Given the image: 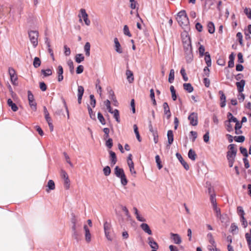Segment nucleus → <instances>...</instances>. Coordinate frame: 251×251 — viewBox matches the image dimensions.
Returning a JSON list of instances; mask_svg holds the SVG:
<instances>
[{
    "instance_id": "31",
    "label": "nucleus",
    "mask_w": 251,
    "mask_h": 251,
    "mask_svg": "<svg viewBox=\"0 0 251 251\" xmlns=\"http://www.w3.org/2000/svg\"><path fill=\"white\" fill-rule=\"evenodd\" d=\"M84 60V57L82 54H77L75 56V61L77 63H80Z\"/></svg>"
},
{
    "instance_id": "3",
    "label": "nucleus",
    "mask_w": 251,
    "mask_h": 251,
    "mask_svg": "<svg viewBox=\"0 0 251 251\" xmlns=\"http://www.w3.org/2000/svg\"><path fill=\"white\" fill-rule=\"evenodd\" d=\"M182 43L185 51L190 52L192 50L191 40L189 36L186 35L185 37L182 38Z\"/></svg>"
},
{
    "instance_id": "22",
    "label": "nucleus",
    "mask_w": 251,
    "mask_h": 251,
    "mask_svg": "<svg viewBox=\"0 0 251 251\" xmlns=\"http://www.w3.org/2000/svg\"><path fill=\"white\" fill-rule=\"evenodd\" d=\"M167 138L169 145H171L174 141V134L171 130H169L167 132Z\"/></svg>"
},
{
    "instance_id": "44",
    "label": "nucleus",
    "mask_w": 251,
    "mask_h": 251,
    "mask_svg": "<svg viewBox=\"0 0 251 251\" xmlns=\"http://www.w3.org/2000/svg\"><path fill=\"white\" fill-rule=\"evenodd\" d=\"M225 125L226 126V129L228 132H231L233 131V127L231 124H230V122L226 121L225 122Z\"/></svg>"
},
{
    "instance_id": "48",
    "label": "nucleus",
    "mask_w": 251,
    "mask_h": 251,
    "mask_svg": "<svg viewBox=\"0 0 251 251\" xmlns=\"http://www.w3.org/2000/svg\"><path fill=\"white\" fill-rule=\"evenodd\" d=\"M123 31H124V33L126 35H127L128 37H131V33H130V31L129 30L128 27V26L127 25H124Z\"/></svg>"
},
{
    "instance_id": "36",
    "label": "nucleus",
    "mask_w": 251,
    "mask_h": 251,
    "mask_svg": "<svg viewBox=\"0 0 251 251\" xmlns=\"http://www.w3.org/2000/svg\"><path fill=\"white\" fill-rule=\"evenodd\" d=\"M111 114H113L114 118L115 119L116 121L118 123L120 122V115H119V112L118 110L115 109L113 110V112Z\"/></svg>"
},
{
    "instance_id": "14",
    "label": "nucleus",
    "mask_w": 251,
    "mask_h": 251,
    "mask_svg": "<svg viewBox=\"0 0 251 251\" xmlns=\"http://www.w3.org/2000/svg\"><path fill=\"white\" fill-rule=\"evenodd\" d=\"M110 160L111 166H114L117 162V159L116 154L112 151H109Z\"/></svg>"
},
{
    "instance_id": "37",
    "label": "nucleus",
    "mask_w": 251,
    "mask_h": 251,
    "mask_svg": "<svg viewBox=\"0 0 251 251\" xmlns=\"http://www.w3.org/2000/svg\"><path fill=\"white\" fill-rule=\"evenodd\" d=\"M186 56V58L187 62H191L193 59V54H192V50H190V52L189 51H185Z\"/></svg>"
},
{
    "instance_id": "55",
    "label": "nucleus",
    "mask_w": 251,
    "mask_h": 251,
    "mask_svg": "<svg viewBox=\"0 0 251 251\" xmlns=\"http://www.w3.org/2000/svg\"><path fill=\"white\" fill-rule=\"evenodd\" d=\"M119 178H120L121 184L123 186H125V185H126L127 184V179L126 178V176L125 175H124V176H122L119 177Z\"/></svg>"
},
{
    "instance_id": "27",
    "label": "nucleus",
    "mask_w": 251,
    "mask_h": 251,
    "mask_svg": "<svg viewBox=\"0 0 251 251\" xmlns=\"http://www.w3.org/2000/svg\"><path fill=\"white\" fill-rule=\"evenodd\" d=\"M183 86L184 89L187 91L188 93H191L194 90L192 85L189 83H184Z\"/></svg>"
},
{
    "instance_id": "39",
    "label": "nucleus",
    "mask_w": 251,
    "mask_h": 251,
    "mask_svg": "<svg viewBox=\"0 0 251 251\" xmlns=\"http://www.w3.org/2000/svg\"><path fill=\"white\" fill-rule=\"evenodd\" d=\"M33 66L37 68L39 67L41 65V61L39 58L38 57H35L34 59L33 63Z\"/></svg>"
},
{
    "instance_id": "30",
    "label": "nucleus",
    "mask_w": 251,
    "mask_h": 251,
    "mask_svg": "<svg viewBox=\"0 0 251 251\" xmlns=\"http://www.w3.org/2000/svg\"><path fill=\"white\" fill-rule=\"evenodd\" d=\"M90 44L89 42L86 43L84 46V51L85 52V54L87 56H89L90 54Z\"/></svg>"
},
{
    "instance_id": "24",
    "label": "nucleus",
    "mask_w": 251,
    "mask_h": 251,
    "mask_svg": "<svg viewBox=\"0 0 251 251\" xmlns=\"http://www.w3.org/2000/svg\"><path fill=\"white\" fill-rule=\"evenodd\" d=\"M46 44L48 47V50L49 53L50 54V55L51 56L52 59L53 60H54V54L52 50L50 48V41L48 39H47V40L46 41Z\"/></svg>"
},
{
    "instance_id": "58",
    "label": "nucleus",
    "mask_w": 251,
    "mask_h": 251,
    "mask_svg": "<svg viewBox=\"0 0 251 251\" xmlns=\"http://www.w3.org/2000/svg\"><path fill=\"white\" fill-rule=\"evenodd\" d=\"M77 96H83L84 88L82 86H78L77 89Z\"/></svg>"
},
{
    "instance_id": "25",
    "label": "nucleus",
    "mask_w": 251,
    "mask_h": 251,
    "mask_svg": "<svg viewBox=\"0 0 251 251\" xmlns=\"http://www.w3.org/2000/svg\"><path fill=\"white\" fill-rule=\"evenodd\" d=\"M188 157L192 161H195L196 159L197 154L194 151L190 149L188 153Z\"/></svg>"
},
{
    "instance_id": "7",
    "label": "nucleus",
    "mask_w": 251,
    "mask_h": 251,
    "mask_svg": "<svg viewBox=\"0 0 251 251\" xmlns=\"http://www.w3.org/2000/svg\"><path fill=\"white\" fill-rule=\"evenodd\" d=\"M171 239L176 244H180L182 242L181 238L180 235L176 233H171Z\"/></svg>"
},
{
    "instance_id": "18",
    "label": "nucleus",
    "mask_w": 251,
    "mask_h": 251,
    "mask_svg": "<svg viewBox=\"0 0 251 251\" xmlns=\"http://www.w3.org/2000/svg\"><path fill=\"white\" fill-rule=\"evenodd\" d=\"M114 42L115 44V49L116 52L119 53H122L123 52V50L121 48V45L117 38H115L114 39Z\"/></svg>"
},
{
    "instance_id": "29",
    "label": "nucleus",
    "mask_w": 251,
    "mask_h": 251,
    "mask_svg": "<svg viewBox=\"0 0 251 251\" xmlns=\"http://www.w3.org/2000/svg\"><path fill=\"white\" fill-rule=\"evenodd\" d=\"M128 166L129 168L130 172L131 175L135 176L136 172L134 169V163L133 161H129V163H127Z\"/></svg>"
},
{
    "instance_id": "13",
    "label": "nucleus",
    "mask_w": 251,
    "mask_h": 251,
    "mask_svg": "<svg viewBox=\"0 0 251 251\" xmlns=\"http://www.w3.org/2000/svg\"><path fill=\"white\" fill-rule=\"evenodd\" d=\"M57 74L58 75L57 80L59 82L61 81L63 79V69L62 66L59 65L57 70Z\"/></svg>"
},
{
    "instance_id": "40",
    "label": "nucleus",
    "mask_w": 251,
    "mask_h": 251,
    "mask_svg": "<svg viewBox=\"0 0 251 251\" xmlns=\"http://www.w3.org/2000/svg\"><path fill=\"white\" fill-rule=\"evenodd\" d=\"M41 73L44 75V76L46 77L52 75V71L50 69L42 70Z\"/></svg>"
},
{
    "instance_id": "57",
    "label": "nucleus",
    "mask_w": 251,
    "mask_h": 251,
    "mask_svg": "<svg viewBox=\"0 0 251 251\" xmlns=\"http://www.w3.org/2000/svg\"><path fill=\"white\" fill-rule=\"evenodd\" d=\"M88 110L90 118L92 119H95V114L94 113H93L92 108L89 105H88Z\"/></svg>"
},
{
    "instance_id": "50",
    "label": "nucleus",
    "mask_w": 251,
    "mask_h": 251,
    "mask_svg": "<svg viewBox=\"0 0 251 251\" xmlns=\"http://www.w3.org/2000/svg\"><path fill=\"white\" fill-rule=\"evenodd\" d=\"M29 101V104L30 105V108L33 111H36L37 107H36V103L35 101V100H33L31 101Z\"/></svg>"
},
{
    "instance_id": "52",
    "label": "nucleus",
    "mask_w": 251,
    "mask_h": 251,
    "mask_svg": "<svg viewBox=\"0 0 251 251\" xmlns=\"http://www.w3.org/2000/svg\"><path fill=\"white\" fill-rule=\"evenodd\" d=\"M90 104L92 105V106L94 108L96 106V100L95 98V97L93 95H91L90 96Z\"/></svg>"
},
{
    "instance_id": "38",
    "label": "nucleus",
    "mask_w": 251,
    "mask_h": 251,
    "mask_svg": "<svg viewBox=\"0 0 251 251\" xmlns=\"http://www.w3.org/2000/svg\"><path fill=\"white\" fill-rule=\"evenodd\" d=\"M44 113L45 115V118L47 122H50L51 121V118L50 117L49 113L48 112L46 107L44 106Z\"/></svg>"
},
{
    "instance_id": "60",
    "label": "nucleus",
    "mask_w": 251,
    "mask_h": 251,
    "mask_svg": "<svg viewBox=\"0 0 251 251\" xmlns=\"http://www.w3.org/2000/svg\"><path fill=\"white\" fill-rule=\"evenodd\" d=\"M105 145L109 149L112 148L113 146V141L111 138H108V140L106 141Z\"/></svg>"
},
{
    "instance_id": "6",
    "label": "nucleus",
    "mask_w": 251,
    "mask_h": 251,
    "mask_svg": "<svg viewBox=\"0 0 251 251\" xmlns=\"http://www.w3.org/2000/svg\"><path fill=\"white\" fill-rule=\"evenodd\" d=\"M190 121V124L193 126H196L198 125V114L195 112L192 113L188 118Z\"/></svg>"
},
{
    "instance_id": "2",
    "label": "nucleus",
    "mask_w": 251,
    "mask_h": 251,
    "mask_svg": "<svg viewBox=\"0 0 251 251\" xmlns=\"http://www.w3.org/2000/svg\"><path fill=\"white\" fill-rule=\"evenodd\" d=\"M29 37L31 43L34 47L38 45V32L36 31H30L28 32Z\"/></svg>"
},
{
    "instance_id": "12",
    "label": "nucleus",
    "mask_w": 251,
    "mask_h": 251,
    "mask_svg": "<svg viewBox=\"0 0 251 251\" xmlns=\"http://www.w3.org/2000/svg\"><path fill=\"white\" fill-rule=\"evenodd\" d=\"M134 212V214L136 216V218L137 220L140 222H145L146 219L144 218L139 213V211L138 210L137 208L135 207H134L133 208Z\"/></svg>"
},
{
    "instance_id": "62",
    "label": "nucleus",
    "mask_w": 251,
    "mask_h": 251,
    "mask_svg": "<svg viewBox=\"0 0 251 251\" xmlns=\"http://www.w3.org/2000/svg\"><path fill=\"white\" fill-rule=\"evenodd\" d=\"M207 249L209 251H215L216 249V244L214 242V244H210L207 246Z\"/></svg>"
},
{
    "instance_id": "20",
    "label": "nucleus",
    "mask_w": 251,
    "mask_h": 251,
    "mask_svg": "<svg viewBox=\"0 0 251 251\" xmlns=\"http://www.w3.org/2000/svg\"><path fill=\"white\" fill-rule=\"evenodd\" d=\"M115 174L118 177L124 176L125 175L123 169L120 168L118 166H116L115 168Z\"/></svg>"
},
{
    "instance_id": "47",
    "label": "nucleus",
    "mask_w": 251,
    "mask_h": 251,
    "mask_svg": "<svg viewBox=\"0 0 251 251\" xmlns=\"http://www.w3.org/2000/svg\"><path fill=\"white\" fill-rule=\"evenodd\" d=\"M237 213L239 216L240 217L243 216L245 215V212L243 210V208L242 206H238L237 208Z\"/></svg>"
},
{
    "instance_id": "5",
    "label": "nucleus",
    "mask_w": 251,
    "mask_h": 251,
    "mask_svg": "<svg viewBox=\"0 0 251 251\" xmlns=\"http://www.w3.org/2000/svg\"><path fill=\"white\" fill-rule=\"evenodd\" d=\"M80 13L81 14V16L78 15L79 17L80 18L79 21H81V18L83 19V21L86 25L88 26L90 25L91 22L88 19V15L87 14L86 10L84 9H81L80 10Z\"/></svg>"
},
{
    "instance_id": "19",
    "label": "nucleus",
    "mask_w": 251,
    "mask_h": 251,
    "mask_svg": "<svg viewBox=\"0 0 251 251\" xmlns=\"http://www.w3.org/2000/svg\"><path fill=\"white\" fill-rule=\"evenodd\" d=\"M140 227L145 232L148 233L149 235L152 234V231L147 224L143 223L140 225Z\"/></svg>"
},
{
    "instance_id": "21",
    "label": "nucleus",
    "mask_w": 251,
    "mask_h": 251,
    "mask_svg": "<svg viewBox=\"0 0 251 251\" xmlns=\"http://www.w3.org/2000/svg\"><path fill=\"white\" fill-rule=\"evenodd\" d=\"M126 75L127 79L129 83H132L134 81L133 73L129 70L126 71Z\"/></svg>"
},
{
    "instance_id": "49",
    "label": "nucleus",
    "mask_w": 251,
    "mask_h": 251,
    "mask_svg": "<svg viewBox=\"0 0 251 251\" xmlns=\"http://www.w3.org/2000/svg\"><path fill=\"white\" fill-rule=\"evenodd\" d=\"M207 237L210 244H214V242H215L211 233H208L207 235Z\"/></svg>"
},
{
    "instance_id": "51",
    "label": "nucleus",
    "mask_w": 251,
    "mask_h": 251,
    "mask_svg": "<svg viewBox=\"0 0 251 251\" xmlns=\"http://www.w3.org/2000/svg\"><path fill=\"white\" fill-rule=\"evenodd\" d=\"M47 186L50 190H54L55 188L54 182L52 180H50L48 181Z\"/></svg>"
},
{
    "instance_id": "54",
    "label": "nucleus",
    "mask_w": 251,
    "mask_h": 251,
    "mask_svg": "<svg viewBox=\"0 0 251 251\" xmlns=\"http://www.w3.org/2000/svg\"><path fill=\"white\" fill-rule=\"evenodd\" d=\"M240 221L244 228H246L248 226V222L246 220L244 216L240 217Z\"/></svg>"
},
{
    "instance_id": "28",
    "label": "nucleus",
    "mask_w": 251,
    "mask_h": 251,
    "mask_svg": "<svg viewBox=\"0 0 251 251\" xmlns=\"http://www.w3.org/2000/svg\"><path fill=\"white\" fill-rule=\"evenodd\" d=\"M121 209L125 212V215L127 217V219L128 220H131V217L129 214V211L126 208V206L124 205H121Z\"/></svg>"
},
{
    "instance_id": "35",
    "label": "nucleus",
    "mask_w": 251,
    "mask_h": 251,
    "mask_svg": "<svg viewBox=\"0 0 251 251\" xmlns=\"http://www.w3.org/2000/svg\"><path fill=\"white\" fill-rule=\"evenodd\" d=\"M67 65L69 67L70 71L71 74L74 72V67L73 61L71 59H69L67 62Z\"/></svg>"
},
{
    "instance_id": "64",
    "label": "nucleus",
    "mask_w": 251,
    "mask_h": 251,
    "mask_svg": "<svg viewBox=\"0 0 251 251\" xmlns=\"http://www.w3.org/2000/svg\"><path fill=\"white\" fill-rule=\"evenodd\" d=\"M245 237L247 243L251 242V229H250L249 233H246L245 234Z\"/></svg>"
},
{
    "instance_id": "43",
    "label": "nucleus",
    "mask_w": 251,
    "mask_h": 251,
    "mask_svg": "<svg viewBox=\"0 0 251 251\" xmlns=\"http://www.w3.org/2000/svg\"><path fill=\"white\" fill-rule=\"evenodd\" d=\"M210 197V201L212 204L213 207H215L217 206L216 200L215 198V194H211Z\"/></svg>"
},
{
    "instance_id": "59",
    "label": "nucleus",
    "mask_w": 251,
    "mask_h": 251,
    "mask_svg": "<svg viewBox=\"0 0 251 251\" xmlns=\"http://www.w3.org/2000/svg\"><path fill=\"white\" fill-rule=\"evenodd\" d=\"M244 13L249 19H251V9L245 8L244 9Z\"/></svg>"
},
{
    "instance_id": "10",
    "label": "nucleus",
    "mask_w": 251,
    "mask_h": 251,
    "mask_svg": "<svg viewBox=\"0 0 251 251\" xmlns=\"http://www.w3.org/2000/svg\"><path fill=\"white\" fill-rule=\"evenodd\" d=\"M148 244L152 250L158 249L159 248L158 244L153 240L152 237L148 238Z\"/></svg>"
},
{
    "instance_id": "46",
    "label": "nucleus",
    "mask_w": 251,
    "mask_h": 251,
    "mask_svg": "<svg viewBox=\"0 0 251 251\" xmlns=\"http://www.w3.org/2000/svg\"><path fill=\"white\" fill-rule=\"evenodd\" d=\"M150 97L152 101L153 104L155 105L156 104V102L155 100L154 90L152 89L150 90Z\"/></svg>"
},
{
    "instance_id": "9",
    "label": "nucleus",
    "mask_w": 251,
    "mask_h": 251,
    "mask_svg": "<svg viewBox=\"0 0 251 251\" xmlns=\"http://www.w3.org/2000/svg\"><path fill=\"white\" fill-rule=\"evenodd\" d=\"M176 157L178 159V160L180 161L182 165L184 167V168L186 170H188L189 169V166L187 164V163L183 160L182 156L179 153H176Z\"/></svg>"
},
{
    "instance_id": "53",
    "label": "nucleus",
    "mask_w": 251,
    "mask_h": 251,
    "mask_svg": "<svg viewBox=\"0 0 251 251\" xmlns=\"http://www.w3.org/2000/svg\"><path fill=\"white\" fill-rule=\"evenodd\" d=\"M103 173L105 176H108L111 173V169L109 166L105 167L103 169Z\"/></svg>"
},
{
    "instance_id": "34",
    "label": "nucleus",
    "mask_w": 251,
    "mask_h": 251,
    "mask_svg": "<svg viewBox=\"0 0 251 251\" xmlns=\"http://www.w3.org/2000/svg\"><path fill=\"white\" fill-rule=\"evenodd\" d=\"M175 78V71L173 69L170 70V72L169 75L168 81L172 83L173 82Z\"/></svg>"
},
{
    "instance_id": "8",
    "label": "nucleus",
    "mask_w": 251,
    "mask_h": 251,
    "mask_svg": "<svg viewBox=\"0 0 251 251\" xmlns=\"http://www.w3.org/2000/svg\"><path fill=\"white\" fill-rule=\"evenodd\" d=\"M8 72L10 76L11 82L13 85H15L17 80V77L14 69L13 68H9Z\"/></svg>"
},
{
    "instance_id": "56",
    "label": "nucleus",
    "mask_w": 251,
    "mask_h": 251,
    "mask_svg": "<svg viewBox=\"0 0 251 251\" xmlns=\"http://www.w3.org/2000/svg\"><path fill=\"white\" fill-rule=\"evenodd\" d=\"M234 140L237 142L242 143L244 141L245 137L244 136H235L234 137Z\"/></svg>"
},
{
    "instance_id": "41",
    "label": "nucleus",
    "mask_w": 251,
    "mask_h": 251,
    "mask_svg": "<svg viewBox=\"0 0 251 251\" xmlns=\"http://www.w3.org/2000/svg\"><path fill=\"white\" fill-rule=\"evenodd\" d=\"M100 80L99 79H97L96 84V88L97 89V92L100 94V96L101 95L102 92V88L101 87L100 85Z\"/></svg>"
},
{
    "instance_id": "26",
    "label": "nucleus",
    "mask_w": 251,
    "mask_h": 251,
    "mask_svg": "<svg viewBox=\"0 0 251 251\" xmlns=\"http://www.w3.org/2000/svg\"><path fill=\"white\" fill-rule=\"evenodd\" d=\"M204 60L207 66L208 67H210L211 66V60L210 55L208 52L205 53Z\"/></svg>"
},
{
    "instance_id": "23",
    "label": "nucleus",
    "mask_w": 251,
    "mask_h": 251,
    "mask_svg": "<svg viewBox=\"0 0 251 251\" xmlns=\"http://www.w3.org/2000/svg\"><path fill=\"white\" fill-rule=\"evenodd\" d=\"M7 104L9 106L11 107V109L13 111L16 112L18 110V108L17 106L16 105V104L15 103H14L12 101L11 99H9L7 100Z\"/></svg>"
},
{
    "instance_id": "33",
    "label": "nucleus",
    "mask_w": 251,
    "mask_h": 251,
    "mask_svg": "<svg viewBox=\"0 0 251 251\" xmlns=\"http://www.w3.org/2000/svg\"><path fill=\"white\" fill-rule=\"evenodd\" d=\"M208 32L210 33H213L215 32V26L213 23L210 22L207 24Z\"/></svg>"
},
{
    "instance_id": "15",
    "label": "nucleus",
    "mask_w": 251,
    "mask_h": 251,
    "mask_svg": "<svg viewBox=\"0 0 251 251\" xmlns=\"http://www.w3.org/2000/svg\"><path fill=\"white\" fill-rule=\"evenodd\" d=\"M84 229L85 230V240L87 242L89 243L91 241V235L90 230L86 225H84Z\"/></svg>"
},
{
    "instance_id": "32",
    "label": "nucleus",
    "mask_w": 251,
    "mask_h": 251,
    "mask_svg": "<svg viewBox=\"0 0 251 251\" xmlns=\"http://www.w3.org/2000/svg\"><path fill=\"white\" fill-rule=\"evenodd\" d=\"M213 209L215 212L216 217L220 220H222V214L220 208L217 206L213 207Z\"/></svg>"
},
{
    "instance_id": "63",
    "label": "nucleus",
    "mask_w": 251,
    "mask_h": 251,
    "mask_svg": "<svg viewBox=\"0 0 251 251\" xmlns=\"http://www.w3.org/2000/svg\"><path fill=\"white\" fill-rule=\"evenodd\" d=\"M111 228V225L108 222H106L104 224V232L110 231Z\"/></svg>"
},
{
    "instance_id": "45",
    "label": "nucleus",
    "mask_w": 251,
    "mask_h": 251,
    "mask_svg": "<svg viewBox=\"0 0 251 251\" xmlns=\"http://www.w3.org/2000/svg\"><path fill=\"white\" fill-rule=\"evenodd\" d=\"M155 161L158 169H161L162 168V165H161V161L158 155L155 156Z\"/></svg>"
},
{
    "instance_id": "11",
    "label": "nucleus",
    "mask_w": 251,
    "mask_h": 251,
    "mask_svg": "<svg viewBox=\"0 0 251 251\" xmlns=\"http://www.w3.org/2000/svg\"><path fill=\"white\" fill-rule=\"evenodd\" d=\"M164 114L166 115L167 119H169L171 116L170 108L167 102H164L163 104Z\"/></svg>"
},
{
    "instance_id": "61",
    "label": "nucleus",
    "mask_w": 251,
    "mask_h": 251,
    "mask_svg": "<svg viewBox=\"0 0 251 251\" xmlns=\"http://www.w3.org/2000/svg\"><path fill=\"white\" fill-rule=\"evenodd\" d=\"M109 98L111 100H113L115 102H117V100H116V97H115L114 93L113 91H112V90H110L109 91Z\"/></svg>"
},
{
    "instance_id": "42",
    "label": "nucleus",
    "mask_w": 251,
    "mask_h": 251,
    "mask_svg": "<svg viewBox=\"0 0 251 251\" xmlns=\"http://www.w3.org/2000/svg\"><path fill=\"white\" fill-rule=\"evenodd\" d=\"M98 119H99V121L100 122V123L102 125H105V119H104L103 116H102V115L100 112H99L98 113Z\"/></svg>"
},
{
    "instance_id": "1",
    "label": "nucleus",
    "mask_w": 251,
    "mask_h": 251,
    "mask_svg": "<svg viewBox=\"0 0 251 251\" xmlns=\"http://www.w3.org/2000/svg\"><path fill=\"white\" fill-rule=\"evenodd\" d=\"M176 20L178 24L182 27L189 25V21L185 10H181L177 15Z\"/></svg>"
},
{
    "instance_id": "17",
    "label": "nucleus",
    "mask_w": 251,
    "mask_h": 251,
    "mask_svg": "<svg viewBox=\"0 0 251 251\" xmlns=\"http://www.w3.org/2000/svg\"><path fill=\"white\" fill-rule=\"evenodd\" d=\"M238 91L239 93H241L244 91V88L245 85V81L244 80H241L239 82L236 83Z\"/></svg>"
},
{
    "instance_id": "16",
    "label": "nucleus",
    "mask_w": 251,
    "mask_h": 251,
    "mask_svg": "<svg viewBox=\"0 0 251 251\" xmlns=\"http://www.w3.org/2000/svg\"><path fill=\"white\" fill-rule=\"evenodd\" d=\"M220 96V106L222 107H224L226 105V97L222 91L219 92Z\"/></svg>"
},
{
    "instance_id": "4",
    "label": "nucleus",
    "mask_w": 251,
    "mask_h": 251,
    "mask_svg": "<svg viewBox=\"0 0 251 251\" xmlns=\"http://www.w3.org/2000/svg\"><path fill=\"white\" fill-rule=\"evenodd\" d=\"M228 148L229 151L227 152V158H235L237 151L235 148V145L234 144H230Z\"/></svg>"
}]
</instances>
